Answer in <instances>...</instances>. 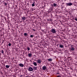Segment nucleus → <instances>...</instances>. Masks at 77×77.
Segmentation results:
<instances>
[{
    "mask_svg": "<svg viewBox=\"0 0 77 77\" xmlns=\"http://www.w3.org/2000/svg\"><path fill=\"white\" fill-rule=\"evenodd\" d=\"M30 37H31V38H33V35H30Z\"/></svg>",
    "mask_w": 77,
    "mask_h": 77,
    "instance_id": "obj_19",
    "label": "nucleus"
},
{
    "mask_svg": "<svg viewBox=\"0 0 77 77\" xmlns=\"http://www.w3.org/2000/svg\"><path fill=\"white\" fill-rule=\"evenodd\" d=\"M24 35L25 36H27V33H24Z\"/></svg>",
    "mask_w": 77,
    "mask_h": 77,
    "instance_id": "obj_18",
    "label": "nucleus"
},
{
    "mask_svg": "<svg viewBox=\"0 0 77 77\" xmlns=\"http://www.w3.org/2000/svg\"><path fill=\"white\" fill-rule=\"evenodd\" d=\"M37 63H39V64H40V63H41V59H38L37 60Z\"/></svg>",
    "mask_w": 77,
    "mask_h": 77,
    "instance_id": "obj_3",
    "label": "nucleus"
},
{
    "mask_svg": "<svg viewBox=\"0 0 77 77\" xmlns=\"http://www.w3.org/2000/svg\"><path fill=\"white\" fill-rule=\"evenodd\" d=\"M21 76H22V75H21Z\"/></svg>",
    "mask_w": 77,
    "mask_h": 77,
    "instance_id": "obj_31",
    "label": "nucleus"
},
{
    "mask_svg": "<svg viewBox=\"0 0 77 77\" xmlns=\"http://www.w3.org/2000/svg\"><path fill=\"white\" fill-rule=\"evenodd\" d=\"M75 50V48L72 47V45L71 46V47L70 48V51H74Z\"/></svg>",
    "mask_w": 77,
    "mask_h": 77,
    "instance_id": "obj_2",
    "label": "nucleus"
},
{
    "mask_svg": "<svg viewBox=\"0 0 77 77\" xmlns=\"http://www.w3.org/2000/svg\"><path fill=\"white\" fill-rule=\"evenodd\" d=\"M27 49L28 50V51H29L30 50V48H29V47H27Z\"/></svg>",
    "mask_w": 77,
    "mask_h": 77,
    "instance_id": "obj_17",
    "label": "nucleus"
},
{
    "mask_svg": "<svg viewBox=\"0 0 77 77\" xmlns=\"http://www.w3.org/2000/svg\"><path fill=\"white\" fill-rule=\"evenodd\" d=\"M42 68L43 70H44L45 71V70L47 69V67H46L45 66H43L42 67Z\"/></svg>",
    "mask_w": 77,
    "mask_h": 77,
    "instance_id": "obj_5",
    "label": "nucleus"
},
{
    "mask_svg": "<svg viewBox=\"0 0 77 77\" xmlns=\"http://www.w3.org/2000/svg\"><path fill=\"white\" fill-rule=\"evenodd\" d=\"M33 64L35 65V66H36L37 65V63H36V62H34Z\"/></svg>",
    "mask_w": 77,
    "mask_h": 77,
    "instance_id": "obj_13",
    "label": "nucleus"
},
{
    "mask_svg": "<svg viewBox=\"0 0 77 77\" xmlns=\"http://www.w3.org/2000/svg\"><path fill=\"white\" fill-rule=\"evenodd\" d=\"M32 30H33V31H36V30H35V29H32Z\"/></svg>",
    "mask_w": 77,
    "mask_h": 77,
    "instance_id": "obj_25",
    "label": "nucleus"
},
{
    "mask_svg": "<svg viewBox=\"0 0 77 77\" xmlns=\"http://www.w3.org/2000/svg\"><path fill=\"white\" fill-rule=\"evenodd\" d=\"M51 32L53 33H56V29L53 28L51 29L50 30Z\"/></svg>",
    "mask_w": 77,
    "mask_h": 77,
    "instance_id": "obj_1",
    "label": "nucleus"
},
{
    "mask_svg": "<svg viewBox=\"0 0 77 77\" xmlns=\"http://www.w3.org/2000/svg\"><path fill=\"white\" fill-rule=\"evenodd\" d=\"M32 7L35 6V4L34 3L32 4Z\"/></svg>",
    "mask_w": 77,
    "mask_h": 77,
    "instance_id": "obj_20",
    "label": "nucleus"
},
{
    "mask_svg": "<svg viewBox=\"0 0 77 77\" xmlns=\"http://www.w3.org/2000/svg\"><path fill=\"white\" fill-rule=\"evenodd\" d=\"M66 5H67V6H71L72 4L71 3H68L66 4Z\"/></svg>",
    "mask_w": 77,
    "mask_h": 77,
    "instance_id": "obj_7",
    "label": "nucleus"
},
{
    "mask_svg": "<svg viewBox=\"0 0 77 77\" xmlns=\"http://www.w3.org/2000/svg\"><path fill=\"white\" fill-rule=\"evenodd\" d=\"M53 6H54V7H56V6H57V4L56 3H54L53 4Z\"/></svg>",
    "mask_w": 77,
    "mask_h": 77,
    "instance_id": "obj_15",
    "label": "nucleus"
},
{
    "mask_svg": "<svg viewBox=\"0 0 77 77\" xmlns=\"http://www.w3.org/2000/svg\"><path fill=\"white\" fill-rule=\"evenodd\" d=\"M52 59L50 58V59H48L47 60H48V61H52Z\"/></svg>",
    "mask_w": 77,
    "mask_h": 77,
    "instance_id": "obj_11",
    "label": "nucleus"
},
{
    "mask_svg": "<svg viewBox=\"0 0 77 77\" xmlns=\"http://www.w3.org/2000/svg\"><path fill=\"white\" fill-rule=\"evenodd\" d=\"M5 67H6V68H9L10 67V66L7 65L5 66Z\"/></svg>",
    "mask_w": 77,
    "mask_h": 77,
    "instance_id": "obj_14",
    "label": "nucleus"
},
{
    "mask_svg": "<svg viewBox=\"0 0 77 77\" xmlns=\"http://www.w3.org/2000/svg\"><path fill=\"white\" fill-rule=\"evenodd\" d=\"M5 6H7V3L5 2Z\"/></svg>",
    "mask_w": 77,
    "mask_h": 77,
    "instance_id": "obj_21",
    "label": "nucleus"
},
{
    "mask_svg": "<svg viewBox=\"0 0 77 77\" xmlns=\"http://www.w3.org/2000/svg\"><path fill=\"white\" fill-rule=\"evenodd\" d=\"M11 44L10 43L8 44V46H11Z\"/></svg>",
    "mask_w": 77,
    "mask_h": 77,
    "instance_id": "obj_22",
    "label": "nucleus"
},
{
    "mask_svg": "<svg viewBox=\"0 0 77 77\" xmlns=\"http://www.w3.org/2000/svg\"><path fill=\"white\" fill-rule=\"evenodd\" d=\"M29 57H32V54L31 53H29L28 54Z\"/></svg>",
    "mask_w": 77,
    "mask_h": 77,
    "instance_id": "obj_10",
    "label": "nucleus"
},
{
    "mask_svg": "<svg viewBox=\"0 0 77 77\" xmlns=\"http://www.w3.org/2000/svg\"><path fill=\"white\" fill-rule=\"evenodd\" d=\"M66 0H65V1H66Z\"/></svg>",
    "mask_w": 77,
    "mask_h": 77,
    "instance_id": "obj_30",
    "label": "nucleus"
},
{
    "mask_svg": "<svg viewBox=\"0 0 77 77\" xmlns=\"http://www.w3.org/2000/svg\"><path fill=\"white\" fill-rule=\"evenodd\" d=\"M33 69H35V70H36L37 69V67L34 66L33 67Z\"/></svg>",
    "mask_w": 77,
    "mask_h": 77,
    "instance_id": "obj_12",
    "label": "nucleus"
},
{
    "mask_svg": "<svg viewBox=\"0 0 77 77\" xmlns=\"http://www.w3.org/2000/svg\"><path fill=\"white\" fill-rule=\"evenodd\" d=\"M19 65L20 66H21V67H23V66H24V65L22 63L19 64Z\"/></svg>",
    "mask_w": 77,
    "mask_h": 77,
    "instance_id": "obj_9",
    "label": "nucleus"
},
{
    "mask_svg": "<svg viewBox=\"0 0 77 77\" xmlns=\"http://www.w3.org/2000/svg\"><path fill=\"white\" fill-rule=\"evenodd\" d=\"M59 45V47H60V48H64V47L63 46V45H61L60 44H59L58 45Z\"/></svg>",
    "mask_w": 77,
    "mask_h": 77,
    "instance_id": "obj_6",
    "label": "nucleus"
},
{
    "mask_svg": "<svg viewBox=\"0 0 77 77\" xmlns=\"http://www.w3.org/2000/svg\"><path fill=\"white\" fill-rule=\"evenodd\" d=\"M56 77H61V76H60V75H58Z\"/></svg>",
    "mask_w": 77,
    "mask_h": 77,
    "instance_id": "obj_23",
    "label": "nucleus"
},
{
    "mask_svg": "<svg viewBox=\"0 0 77 77\" xmlns=\"http://www.w3.org/2000/svg\"><path fill=\"white\" fill-rule=\"evenodd\" d=\"M60 74V73H59V72H57V73L56 74V75H57V74Z\"/></svg>",
    "mask_w": 77,
    "mask_h": 77,
    "instance_id": "obj_24",
    "label": "nucleus"
},
{
    "mask_svg": "<svg viewBox=\"0 0 77 77\" xmlns=\"http://www.w3.org/2000/svg\"><path fill=\"white\" fill-rule=\"evenodd\" d=\"M28 70L29 71H33V69L32 67H30L29 68Z\"/></svg>",
    "mask_w": 77,
    "mask_h": 77,
    "instance_id": "obj_4",
    "label": "nucleus"
},
{
    "mask_svg": "<svg viewBox=\"0 0 77 77\" xmlns=\"http://www.w3.org/2000/svg\"><path fill=\"white\" fill-rule=\"evenodd\" d=\"M34 3H35V2H34Z\"/></svg>",
    "mask_w": 77,
    "mask_h": 77,
    "instance_id": "obj_32",
    "label": "nucleus"
},
{
    "mask_svg": "<svg viewBox=\"0 0 77 77\" xmlns=\"http://www.w3.org/2000/svg\"><path fill=\"white\" fill-rule=\"evenodd\" d=\"M26 77H28V76H26Z\"/></svg>",
    "mask_w": 77,
    "mask_h": 77,
    "instance_id": "obj_29",
    "label": "nucleus"
},
{
    "mask_svg": "<svg viewBox=\"0 0 77 77\" xmlns=\"http://www.w3.org/2000/svg\"><path fill=\"white\" fill-rule=\"evenodd\" d=\"M1 53H2V54L4 53V51H3V49L1 50Z\"/></svg>",
    "mask_w": 77,
    "mask_h": 77,
    "instance_id": "obj_16",
    "label": "nucleus"
},
{
    "mask_svg": "<svg viewBox=\"0 0 77 77\" xmlns=\"http://www.w3.org/2000/svg\"><path fill=\"white\" fill-rule=\"evenodd\" d=\"M22 19L23 21H25V20H26V17H25L23 16L22 17Z\"/></svg>",
    "mask_w": 77,
    "mask_h": 77,
    "instance_id": "obj_8",
    "label": "nucleus"
},
{
    "mask_svg": "<svg viewBox=\"0 0 77 77\" xmlns=\"http://www.w3.org/2000/svg\"><path fill=\"white\" fill-rule=\"evenodd\" d=\"M5 20H6V18L5 17Z\"/></svg>",
    "mask_w": 77,
    "mask_h": 77,
    "instance_id": "obj_28",
    "label": "nucleus"
},
{
    "mask_svg": "<svg viewBox=\"0 0 77 77\" xmlns=\"http://www.w3.org/2000/svg\"><path fill=\"white\" fill-rule=\"evenodd\" d=\"M50 20L51 21V19H50Z\"/></svg>",
    "mask_w": 77,
    "mask_h": 77,
    "instance_id": "obj_27",
    "label": "nucleus"
},
{
    "mask_svg": "<svg viewBox=\"0 0 77 77\" xmlns=\"http://www.w3.org/2000/svg\"><path fill=\"white\" fill-rule=\"evenodd\" d=\"M33 9H32V11H33Z\"/></svg>",
    "mask_w": 77,
    "mask_h": 77,
    "instance_id": "obj_26",
    "label": "nucleus"
}]
</instances>
